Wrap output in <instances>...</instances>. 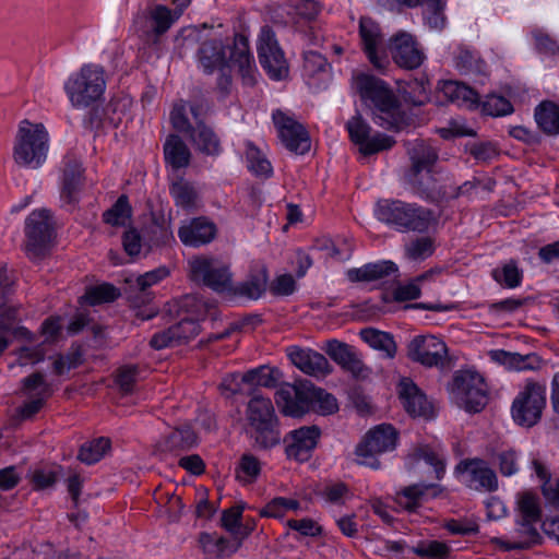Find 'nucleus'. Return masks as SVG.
Wrapping results in <instances>:
<instances>
[{"label": "nucleus", "instance_id": "20", "mask_svg": "<svg viewBox=\"0 0 559 559\" xmlns=\"http://www.w3.org/2000/svg\"><path fill=\"white\" fill-rule=\"evenodd\" d=\"M216 225L205 216H199L182 223L178 237L185 246L201 247L210 243L216 237Z\"/></svg>", "mask_w": 559, "mask_h": 559}, {"label": "nucleus", "instance_id": "64", "mask_svg": "<svg viewBox=\"0 0 559 559\" xmlns=\"http://www.w3.org/2000/svg\"><path fill=\"white\" fill-rule=\"evenodd\" d=\"M521 519H526V521H540L542 511L538 504V499L536 496L525 492L520 499L519 502Z\"/></svg>", "mask_w": 559, "mask_h": 559}, {"label": "nucleus", "instance_id": "33", "mask_svg": "<svg viewBox=\"0 0 559 559\" xmlns=\"http://www.w3.org/2000/svg\"><path fill=\"white\" fill-rule=\"evenodd\" d=\"M83 181V168L80 160L72 156H66L61 198L68 203L75 200V195Z\"/></svg>", "mask_w": 559, "mask_h": 559}, {"label": "nucleus", "instance_id": "50", "mask_svg": "<svg viewBox=\"0 0 559 559\" xmlns=\"http://www.w3.org/2000/svg\"><path fill=\"white\" fill-rule=\"evenodd\" d=\"M110 449V440L105 437L83 443L79 450L78 459L85 464L98 462Z\"/></svg>", "mask_w": 559, "mask_h": 559}, {"label": "nucleus", "instance_id": "28", "mask_svg": "<svg viewBox=\"0 0 559 559\" xmlns=\"http://www.w3.org/2000/svg\"><path fill=\"white\" fill-rule=\"evenodd\" d=\"M491 360L516 371L538 370L543 366V359L535 353L522 355L520 353L495 349L489 352Z\"/></svg>", "mask_w": 559, "mask_h": 559}, {"label": "nucleus", "instance_id": "17", "mask_svg": "<svg viewBox=\"0 0 559 559\" xmlns=\"http://www.w3.org/2000/svg\"><path fill=\"white\" fill-rule=\"evenodd\" d=\"M389 48L394 62L401 68L414 70L419 68L425 60L423 50L409 33L399 32L393 35Z\"/></svg>", "mask_w": 559, "mask_h": 559}, {"label": "nucleus", "instance_id": "57", "mask_svg": "<svg viewBox=\"0 0 559 559\" xmlns=\"http://www.w3.org/2000/svg\"><path fill=\"white\" fill-rule=\"evenodd\" d=\"M483 112L492 117L507 116L513 112V105L503 96L491 94L481 104Z\"/></svg>", "mask_w": 559, "mask_h": 559}, {"label": "nucleus", "instance_id": "38", "mask_svg": "<svg viewBox=\"0 0 559 559\" xmlns=\"http://www.w3.org/2000/svg\"><path fill=\"white\" fill-rule=\"evenodd\" d=\"M359 335L370 347L384 353L386 358L395 357L397 346L392 334L374 328H365L360 330Z\"/></svg>", "mask_w": 559, "mask_h": 559}, {"label": "nucleus", "instance_id": "19", "mask_svg": "<svg viewBox=\"0 0 559 559\" xmlns=\"http://www.w3.org/2000/svg\"><path fill=\"white\" fill-rule=\"evenodd\" d=\"M399 397L409 416L425 419L433 417V405L411 379L403 378L399 383Z\"/></svg>", "mask_w": 559, "mask_h": 559}, {"label": "nucleus", "instance_id": "26", "mask_svg": "<svg viewBox=\"0 0 559 559\" xmlns=\"http://www.w3.org/2000/svg\"><path fill=\"white\" fill-rule=\"evenodd\" d=\"M405 146L411 160L407 173H415L417 176L420 170L433 169L439 158L436 148L419 139L405 142Z\"/></svg>", "mask_w": 559, "mask_h": 559}, {"label": "nucleus", "instance_id": "41", "mask_svg": "<svg viewBox=\"0 0 559 559\" xmlns=\"http://www.w3.org/2000/svg\"><path fill=\"white\" fill-rule=\"evenodd\" d=\"M395 271H397V267L393 262L382 261L352 269L347 272V275L352 282H370L382 278Z\"/></svg>", "mask_w": 559, "mask_h": 559}, {"label": "nucleus", "instance_id": "6", "mask_svg": "<svg viewBox=\"0 0 559 559\" xmlns=\"http://www.w3.org/2000/svg\"><path fill=\"white\" fill-rule=\"evenodd\" d=\"M188 265L192 282L228 297L234 282L229 263L216 257L200 254L192 257Z\"/></svg>", "mask_w": 559, "mask_h": 559}, {"label": "nucleus", "instance_id": "42", "mask_svg": "<svg viewBox=\"0 0 559 559\" xmlns=\"http://www.w3.org/2000/svg\"><path fill=\"white\" fill-rule=\"evenodd\" d=\"M442 92L451 102H461L469 108L479 105V94L472 87L457 81H448L442 86Z\"/></svg>", "mask_w": 559, "mask_h": 559}, {"label": "nucleus", "instance_id": "31", "mask_svg": "<svg viewBox=\"0 0 559 559\" xmlns=\"http://www.w3.org/2000/svg\"><path fill=\"white\" fill-rule=\"evenodd\" d=\"M359 35L368 59L374 67L380 68L381 59L378 56V47L382 43V36L379 25L370 17H361Z\"/></svg>", "mask_w": 559, "mask_h": 559}, {"label": "nucleus", "instance_id": "62", "mask_svg": "<svg viewBox=\"0 0 559 559\" xmlns=\"http://www.w3.org/2000/svg\"><path fill=\"white\" fill-rule=\"evenodd\" d=\"M443 527L452 535L468 536L478 533V524L471 519H449L443 523Z\"/></svg>", "mask_w": 559, "mask_h": 559}, {"label": "nucleus", "instance_id": "55", "mask_svg": "<svg viewBox=\"0 0 559 559\" xmlns=\"http://www.w3.org/2000/svg\"><path fill=\"white\" fill-rule=\"evenodd\" d=\"M435 251V241L430 237L413 239L405 246V255L409 260H425Z\"/></svg>", "mask_w": 559, "mask_h": 559}, {"label": "nucleus", "instance_id": "47", "mask_svg": "<svg viewBox=\"0 0 559 559\" xmlns=\"http://www.w3.org/2000/svg\"><path fill=\"white\" fill-rule=\"evenodd\" d=\"M246 147L248 168L258 177H271L273 174L272 165L261 150L252 142H247Z\"/></svg>", "mask_w": 559, "mask_h": 559}, {"label": "nucleus", "instance_id": "40", "mask_svg": "<svg viewBox=\"0 0 559 559\" xmlns=\"http://www.w3.org/2000/svg\"><path fill=\"white\" fill-rule=\"evenodd\" d=\"M454 64L455 68L463 74H486V62L476 51L471 50L464 46L457 48L454 55Z\"/></svg>", "mask_w": 559, "mask_h": 559}, {"label": "nucleus", "instance_id": "15", "mask_svg": "<svg viewBox=\"0 0 559 559\" xmlns=\"http://www.w3.org/2000/svg\"><path fill=\"white\" fill-rule=\"evenodd\" d=\"M320 438L321 429L316 425L292 430L283 439L287 459L300 463L309 461Z\"/></svg>", "mask_w": 559, "mask_h": 559}, {"label": "nucleus", "instance_id": "49", "mask_svg": "<svg viewBox=\"0 0 559 559\" xmlns=\"http://www.w3.org/2000/svg\"><path fill=\"white\" fill-rule=\"evenodd\" d=\"M132 215V207L126 194L118 198L115 204L104 212L103 221L111 226H126Z\"/></svg>", "mask_w": 559, "mask_h": 559}, {"label": "nucleus", "instance_id": "7", "mask_svg": "<svg viewBox=\"0 0 559 559\" xmlns=\"http://www.w3.org/2000/svg\"><path fill=\"white\" fill-rule=\"evenodd\" d=\"M25 252L32 260L43 259L55 238V221L47 209L34 210L25 221Z\"/></svg>", "mask_w": 559, "mask_h": 559}, {"label": "nucleus", "instance_id": "44", "mask_svg": "<svg viewBox=\"0 0 559 559\" xmlns=\"http://www.w3.org/2000/svg\"><path fill=\"white\" fill-rule=\"evenodd\" d=\"M429 82L426 78L405 81L400 87L403 99L413 106H423L429 102Z\"/></svg>", "mask_w": 559, "mask_h": 559}, {"label": "nucleus", "instance_id": "51", "mask_svg": "<svg viewBox=\"0 0 559 559\" xmlns=\"http://www.w3.org/2000/svg\"><path fill=\"white\" fill-rule=\"evenodd\" d=\"M168 273L169 272L166 267H158L156 270L146 272L145 274L138 276L135 282V288L139 292V296L136 297V299L143 304L150 302L152 297L151 293L148 292V288L152 285H155L163 278H165L168 275Z\"/></svg>", "mask_w": 559, "mask_h": 559}, {"label": "nucleus", "instance_id": "46", "mask_svg": "<svg viewBox=\"0 0 559 559\" xmlns=\"http://www.w3.org/2000/svg\"><path fill=\"white\" fill-rule=\"evenodd\" d=\"M261 469V462L255 455L252 453H243L235 468V477L239 483L250 485L258 479Z\"/></svg>", "mask_w": 559, "mask_h": 559}, {"label": "nucleus", "instance_id": "9", "mask_svg": "<svg viewBox=\"0 0 559 559\" xmlns=\"http://www.w3.org/2000/svg\"><path fill=\"white\" fill-rule=\"evenodd\" d=\"M545 406V383L528 380L512 403V418L520 426L532 427L540 420Z\"/></svg>", "mask_w": 559, "mask_h": 559}, {"label": "nucleus", "instance_id": "56", "mask_svg": "<svg viewBox=\"0 0 559 559\" xmlns=\"http://www.w3.org/2000/svg\"><path fill=\"white\" fill-rule=\"evenodd\" d=\"M491 275L497 283L508 288H515L522 282V273L513 261L504 264L501 269H495Z\"/></svg>", "mask_w": 559, "mask_h": 559}, {"label": "nucleus", "instance_id": "36", "mask_svg": "<svg viewBox=\"0 0 559 559\" xmlns=\"http://www.w3.org/2000/svg\"><path fill=\"white\" fill-rule=\"evenodd\" d=\"M164 156L174 169H180L189 166L191 152L179 135L169 134L164 143Z\"/></svg>", "mask_w": 559, "mask_h": 559}, {"label": "nucleus", "instance_id": "2", "mask_svg": "<svg viewBox=\"0 0 559 559\" xmlns=\"http://www.w3.org/2000/svg\"><path fill=\"white\" fill-rule=\"evenodd\" d=\"M374 215L381 223L401 233H426L438 223L433 211L402 200L378 201Z\"/></svg>", "mask_w": 559, "mask_h": 559}, {"label": "nucleus", "instance_id": "22", "mask_svg": "<svg viewBox=\"0 0 559 559\" xmlns=\"http://www.w3.org/2000/svg\"><path fill=\"white\" fill-rule=\"evenodd\" d=\"M456 472L466 473L468 486L476 490L495 491L498 488L495 472L480 459L460 462L456 465Z\"/></svg>", "mask_w": 559, "mask_h": 559}, {"label": "nucleus", "instance_id": "32", "mask_svg": "<svg viewBox=\"0 0 559 559\" xmlns=\"http://www.w3.org/2000/svg\"><path fill=\"white\" fill-rule=\"evenodd\" d=\"M307 386L296 388L286 385L275 392V403L283 414L298 417L305 413V400L302 394Z\"/></svg>", "mask_w": 559, "mask_h": 559}, {"label": "nucleus", "instance_id": "35", "mask_svg": "<svg viewBox=\"0 0 559 559\" xmlns=\"http://www.w3.org/2000/svg\"><path fill=\"white\" fill-rule=\"evenodd\" d=\"M302 394L305 400V413L312 409L320 415H331L338 409L336 399L324 391L323 389L316 386H307V390Z\"/></svg>", "mask_w": 559, "mask_h": 559}, {"label": "nucleus", "instance_id": "10", "mask_svg": "<svg viewBox=\"0 0 559 559\" xmlns=\"http://www.w3.org/2000/svg\"><path fill=\"white\" fill-rule=\"evenodd\" d=\"M450 391L456 403L467 412L478 413L487 404L486 383L475 371H457L453 377Z\"/></svg>", "mask_w": 559, "mask_h": 559}, {"label": "nucleus", "instance_id": "54", "mask_svg": "<svg viewBox=\"0 0 559 559\" xmlns=\"http://www.w3.org/2000/svg\"><path fill=\"white\" fill-rule=\"evenodd\" d=\"M406 176L408 182L419 192L425 193L427 197H433L438 192L433 169L420 170L417 176L415 173H407Z\"/></svg>", "mask_w": 559, "mask_h": 559}, {"label": "nucleus", "instance_id": "13", "mask_svg": "<svg viewBox=\"0 0 559 559\" xmlns=\"http://www.w3.org/2000/svg\"><path fill=\"white\" fill-rule=\"evenodd\" d=\"M407 356L425 367L445 368L450 365L448 347L435 335H419L411 341Z\"/></svg>", "mask_w": 559, "mask_h": 559}, {"label": "nucleus", "instance_id": "34", "mask_svg": "<svg viewBox=\"0 0 559 559\" xmlns=\"http://www.w3.org/2000/svg\"><path fill=\"white\" fill-rule=\"evenodd\" d=\"M200 544L203 550L216 558L224 559L235 554L241 543L238 536L228 539L225 537L216 536L215 534L202 533L200 535Z\"/></svg>", "mask_w": 559, "mask_h": 559}, {"label": "nucleus", "instance_id": "27", "mask_svg": "<svg viewBox=\"0 0 559 559\" xmlns=\"http://www.w3.org/2000/svg\"><path fill=\"white\" fill-rule=\"evenodd\" d=\"M169 194L177 207L191 213L201 207V197L194 186L183 177L174 180L169 186Z\"/></svg>", "mask_w": 559, "mask_h": 559}, {"label": "nucleus", "instance_id": "58", "mask_svg": "<svg viewBox=\"0 0 559 559\" xmlns=\"http://www.w3.org/2000/svg\"><path fill=\"white\" fill-rule=\"evenodd\" d=\"M411 550L421 558L432 557L436 559H443L449 554V546L439 540H421L417 546L412 547Z\"/></svg>", "mask_w": 559, "mask_h": 559}, {"label": "nucleus", "instance_id": "21", "mask_svg": "<svg viewBox=\"0 0 559 559\" xmlns=\"http://www.w3.org/2000/svg\"><path fill=\"white\" fill-rule=\"evenodd\" d=\"M200 333V325L195 320L185 319L165 331L154 334L150 345L155 349L178 346L188 343Z\"/></svg>", "mask_w": 559, "mask_h": 559}, {"label": "nucleus", "instance_id": "60", "mask_svg": "<svg viewBox=\"0 0 559 559\" xmlns=\"http://www.w3.org/2000/svg\"><path fill=\"white\" fill-rule=\"evenodd\" d=\"M139 367L136 365H124L117 370L116 383L123 394L132 393L138 382Z\"/></svg>", "mask_w": 559, "mask_h": 559}, {"label": "nucleus", "instance_id": "37", "mask_svg": "<svg viewBox=\"0 0 559 559\" xmlns=\"http://www.w3.org/2000/svg\"><path fill=\"white\" fill-rule=\"evenodd\" d=\"M145 233L153 246H167L175 241L171 219L166 218L162 213H152L151 223Z\"/></svg>", "mask_w": 559, "mask_h": 559}, {"label": "nucleus", "instance_id": "16", "mask_svg": "<svg viewBox=\"0 0 559 559\" xmlns=\"http://www.w3.org/2000/svg\"><path fill=\"white\" fill-rule=\"evenodd\" d=\"M273 121L287 150L301 155L310 150V138L301 123L281 110L273 114Z\"/></svg>", "mask_w": 559, "mask_h": 559}, {"label": "nucleus", "instance_id": "43", "mask_svg": "<svg viewBox=\"0 0 559 559\" xmlns=\"http://www.w3.org/2000/svg\"><path fill=\"white\" fill-rule=\"evenodd\" d=\"M535 119L538 127L547 134L559 133V106L546 100L538 105L535 110Z\"/></svg>", "mask_w": 559, "mask_h": 559}, {"label": "nucleus", "instance_id": "1", "mask_svg": "<svg viewBox=\"0 0 559 559\" xmlns=\"http://www.w3.org/2000/svg\"><path fill=\"white\" fill-rule=\"evenodd\" d=\"M355 86L361 99L370 102L373 121L379 127L400 132L412 124V118L402 111L397 97L385 82L373 75L359 74Z\"/></svg>", "mask_w": 559, "mask_h": 559}, {"label": "nucleus", "instance_id": "30", "mask_svg": "<svg viewBox=\"0 0 559 559\" xmlns=\"http://www.w3.org/2000/svg\"><path fill=\"white\" fill-rule=\"evenodd\" d=\"M19 307H9L0 313V355L9 347L10 340L7 334L12 332L15 337L33 341L32 333L24 326L16 325L20 322Z\"/></svg>", "mask_w": 559, "mask_h": 559}, {"label": "nucleus", "instance_id": "12", "mask_svg": "<svg viewBox=\"0 0 559 559\" xmlns=\"http://www.w3.org/2000/svg\"><path fill=\"white\" fill-rule=\"evenodd\" d=\"M257 50L259 62L271 79L282 80L288 75V62L271 26L261 27Z\"/></svg>", "mask_w": 559, "mask_h": 559}, {"label": "nucleus", "instance_id": "24", "mask_svg": "<svg viewBox=\"0 0 559 559\" xmlns=\"http://www.w3.org/2000/svg\"><path fill=\"white\" fill-rule=\"evenodd\" d=\"M229 62L237 68L243 84L253 85L255 83V66L250 52L248 37L243 34H236L234 44L230 48Z\"/></svg>", "mask_w": 559, "mask_h": 559}, {"label": "nucleus", "instance_id": "59", "mask_svg": "<svg viewBox=\"0 0 559 559\" xmlns=\"http://www.w3.org/2000/svg\"><path fill=\"white\" fill-rule=\"evenodd\" d=\"M300 504L295 499L277 497L272 499L260 512L262 516L282 518L287 510H297Z\"/></svg>", "mask_w": 559, "mask_h": 559}, {"label": "nucleus", "instance_id": "39", "mask_svg": "<svg viewBox=\"0 0 559 559\" xmlns=\"http://www.w3.org/2000/svg\"><path fill=\"white\" fill-rule=\"evenodd\" d=\"M190 138L197 148L206 155H217L221 152L219 138L203 121L195 122Z\"/></svg>", "mask_w": 559, "mask_h": 559}, {"label": "nucleus", "instance_id": "8", "mask_svg": "<svg viewBox=\"0 0 559 559\" xmlns=\"http://www.w3.org/2000/svg\"><path fill=\"white\" fill-rule=\"evenodd\" d=\"M397 430L389 424H381L370 429L355 449L356 462L373 469L380 467L377 455L395 449Z\"/></svg>", "mask_w": 559, "mask_h": 559}, {"label": "nucleus", "instance_id": "53", "mask_svg": "<svg viewBox=\"0 0 559 559\" xmlns=\"http://www.w3.org/2000/svg\"><path fill=\"white\" fill-rule=\"evenodd\" d=\"M275 373H277V370L267 366H261L245 372L241 377V381L252 385L274 388L277 382Z\"/></svg>", "mask_w": 559, "mask_h": 559}, {"label": "nucleus", "instance_id": "52", "mask_svg": "<svg viewBox=\"0 0 559 559\" xmlns=\"http://www.w3.org/2000/svg\"><path fill=\"white\" fill-rule=\"evenodd\" d=\"M120 296L119 289L111 284H102L86 289L85 294L81 297L91 306L99 305L103 302H111Z\"/></svg>", "mask_w": 559, "mask_h": 559}, {"label": "nucleus", "instance_id": "11", "mask_svg": "<svg viewBox=\"0 0 559 559\" xmlns=\"http://www.w3.org/2000/svg\"><path fill=\"white\" fill-rule=\"evenodd\" d=\"M192 0H171L173 9L165 4H154L145 11L146 28L143 29L145 41L158 44L173 25L182 16Z\"/></svg>", "mask_w": 559, "mask_h": 559}, {"label": "nucleus", "instance_id": "63", "mask_svg": "<svg viewBox=\"0 0 559 559\" xmlns=\"http://www.w3.org/2000/svg\"><path fill=\"white\" fill-rule=\"evenodd\" d=\"M424 492L417 485L408 486L397 493L396 503L399 507L413 512L419 506V499Z\"/></svg>", "mask_w": 559, "mask_h": 559}, {"label": "nucleus", "instance_id": "18", "mask_svg": "<svg viewBox=\"0 0 559 559\" xmlns=\"http://www.w3.org/2000/svg\"><path fill=\"white\" fill-rule=\"evenodd\" d=\"M322 349L343 370L355 378L367 376L369 369L352 345L333 338L326 341Z\"/></svg>", "mask_w": 559, "mask_h": 559}, {"label": "nucleus", "instance_id": "29", "mask_svg": "<svg viewBox=\"0 0 559 559\" xmlns=\"http://www.w3.org/2000/svg\"><path fill=\"white\" fill-rule=\"evenodd\" d=\"M198 55L200 63L207 73H212L215 69L223 71L228 68L225 46L218 38L204 40L199 48Z\"/></svg>", "mask_w": 559, "mask_h": 559}, {"label": "nucleus", "instance_id": "48", "mask_svg": "<svg viewBox=\"0 0 559 559\" xmlns=\"http://www.w3.org/2000/svg\"><path fill=\"white\" fill-rule=\"evenodd\" d=\"M197 444V435L190 427H183L171 431L165 440V450L180 452L190 450Z\"/></svg>", "mask_w": 559, "mask_h": 559}, {"label": "nucleus", "instance_id": "23", "mask_svg": "<svg viewBox=\"0 0 559 559\" xmlns=\"http://www.w3.org/2000/svg\"><path fill=\"white\" fill-rule=\"evenodd\" d=\"M287 355L292 364L306 374L320 377L332 371L325 356L312 349L292 346L287 348Z\"/></svg>", "mask_w": 559, "mask_h": 559}, {"label": "nucleus", "instance_id": "45", "mask_svg": "<svg viewBox=\"0 0 559 559\" xmlns=\"http://www.w3.org/2000/svg\"><path fill=\"white\" fill-rule=\"evenodd\" d=\"M535 521H526V519H521L519 522V527L516 528V533L519 535L518 540L503 543L506 549H526L533 545H536L540 542L542 537L535 527Z\"/></svg>", "mask_w": 559, "mask_h": 559}, {"label": "nucleus", "instance_id": "4", "mask_svg": "<svg viewBox=\"0 0 559 559\" xmlns=\"http://www.w3.org/2000/svg\"><path fill=\"white\" fill-rule=\"evenodd\" d=\"M49 152V133L43 123L27 119L19 123L14 136L12 159L22 168L37 169L44 165Z\"/></svg>", "mask_w": 559, "mask_h": 559}, {"label": "nucleus", "instance_id": "14", "mask_svg": "<svg viewBox=\"0 0 559 559\" xmlns=\"http://www.w3.org/2000/svg\"><path fill=\"white\" fill-rule=\"evenodd\" d=\"M350 140L359 146V152L367 156L390 150L395 140L386 134L377 133L370 136L371 128L360 115L352 117L346 123Z\"/></svg>", "mask_w": 559, "mask_h": 559}, {"label": "nucleus", "instance_id": "5", "mask_svg": "<svg viewBox=\"0 0 559 559\" xmlns=\"http://www.w3.org/2000/svg\"><path fill=\"white\" fill-rule=\"evenodd\" d=\"M106 87L105 72L97 64H84L64 84V91L72 106L85 108L97 102Z\"/></svg>", "mask_w": 559, "mask_h": 559}, {"label": "nucleus", "instance_id": "25", "mask_svg": "<svg viewBox=\"0 0 559 559\" xmlns=\"http://www.w3.org/2000/svg\"><path fill=\"white\" fill-rule=\"evenodd\" d=\"M269 281L267 269L257 265L250 270L248 278L238 285L233 283L228 297H242L250 300L259 299L266 290Z\"/></svg>", "mask_w": 559, "mask_h": 559}, {"label": "nucleus", "instance_id": "61", "mask_svg": "<svg viewBox=\"0 0 559 559\" xmlns=\"http://www.w3.org/2000/svg\"><path fill=\"white\" fill-rule=\"evenodd\" d=\"M420 5H425V17L431 28L440 29L444 26L445 17L443 14V3L441 0H424Z\"/></svg>", "mask_w": 559, "mask_h": 559}, {"label": "nucleus", "instance_id": "3", "mask_svg": "<svg viewBox=\"0 0 559 559\" xmlns=\"http://www.w3.org/2000/svg\"><path fill=\"white\" fill-rule=\"evenodd\" d=\"M245 418L247 432L258 449L270 450L280 444V421L269 397L252 395L247 404Z\"/></svg>", "mask_w": 559, "mask_h": 559}]
</instances>
